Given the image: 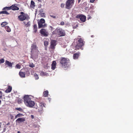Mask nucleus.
I'll use <instances>...</instances> for the list:
<instances>
[{
    "mask_svg": "<svg viewBox=\"0 0 133 133\" xmlns=\"http://www.w3.org/2000/svg\"><path fill=\"white\" fill-rule=\"evenodd\" d=\"M10 10L12 9L13 10H19V8L18 7L14 5L10 6Z\"/></svg>",
    "mask_w": 133,
    "mask_h": 133,
    "instance_id": "17",
    "label": "nucleus"
},
{
    "mask_svg": "<svg viewBox=\"0 0 133 133\" xmlns=\"http://www.w3.org/2000/svg\"><path fill=\"white\" fill-rule=\"evenodd\" d=\"M23 116V115L19 113L17 114L15 117V119H16L17 118L21 117Z\"/></svg>",
    "mask_w": 133,
    "mask_h": 133,
    "instance_id": "28",
    "label": "nucleus"
},
{
    "mask_svg": "<svg viewBox=\"0 0 133 133\" xmlns=\"http://www.w3.org/2000/svg\"><path fill=\"white\" fill-rule=\"evenodd\" d=\"M41 74L42 75H44V76H45V74H45V73L44 72H41Z\"/></svg>",
    "mask_w": 133,
    "mask_h": 133,
    "instance_id": "39",
    "label": "nucleus"
},
{
    "mask_svg": "<svg viewBox=\"0 0 133 133\" xmlns=\"http://www.w3.org/2000/svg\"><path fill=\"white\" fill-rule=\"evenodd\" d=\"M78 37H80V36H78Z\"/></svg>",
    "mask_w": 133,
    "mask_h": 133,
    "instance_id": "49",
    "label": "nucleus"
},
{
    "mask_svg": "<svg viewBox=\"0 0 133 133\" xmlns=\"http://www.w3.org/2000/svg\"><path fill=\"white\" fill-rule=\"evenodd\" d=\"M37 0L39 2H41L42 0Z\"/></svg>",
    "mask_w": 133,
    "mask_h": 133,
    "instance_id": "45",
    "label": "nucleus"
},
{
    "mask_svg": "<svg viewBox=\"0 0 133 133\" xmlns=\"http://www.w3.org/2000/svg\"><path fill=\"white\" fill-rule=\"evenodd\" d=\"M81 0H78V3H79L81 1Z\"/></svg>",
    "mask_w": 133,
    "mask_h": 133,
    "instance_id": "43",
    "label": "nucleus"
},
{
    "mask_svg": "<svg viewBox=\"0 0 133 133\" xmlns=\"http://www.w3.org/2000/svg\"><path fill=\"white\" fill-rule=\"evenodd\" d=\"M53 35H55L58 37L65 36L66 34L65 31L61 28H57L52 32Z\"/></svg>",
    "mask_w": 133,
    "mask_h": 133,
    "instance_id": "2",
    "label": "nucleus"
},
{
    "mask_svg": "<svg viewBox=\"0 0 133 133\" xmlns=\"http://www.w3.org/2000/svg\"><path fill=\"white\" fill-rule=\"evenodd\" d=\"M34 76L36 79H37L39 78L38 75L36 73L34 75Z\"/></svg>",
    "mask_w": 133,
    "mask_h": 133,
    "instance_id": "30",
    "label": "nucleus"
},
{
    "mask_svg": "<svg viewBox=\"0 0 133 133\" xmlns=\"http://www.w3.org/2000/svg\"><path fill=\"white\" fill-rule=\"evenodd\" d=\"M2 96V92L0 91V99L1 98Z\"/></svg>",
    "mask_w": 133,
    "mask_h": 133,
    "instance_id": "37",
    "label": "nucleus"
},
{
    "mask_svg": "<svg viewBox=\"0 0 133 133\" xmlns=\"http://www.w3.org/2000/svg\"><path fill=\"white\" fill-rule=\"evenodd\" d=\"M64 6V4L63 3H62L61 4V8H63Z\"/></svg>",
    "mask_w": 133,
    "mask_h": 133,
    "instance_id": "35",
    "label": "nucleus"
},
{
    "mask_svg": "<svg viewBox=\"0 0 133 133\" xmlns=\"http://www.w3.org/2000/svg\"><path fill=\"white\" fill-rule=\"evenodd\" d=\"M13 63H11L9 61L6 60L4 64L5 65H7L8 66L11 68H12V64Z\"/></svg>",
    "mask_w": 133,
    "mask_h": 133,
    "instance_id": "12",
    "label": "nucleus"
},
{
    "mask_svg": "<svg viewBox=\"0 0 133 133\" xmlns=\"http://www.w3.org/2000/svg\"><path fill=\"white\" fill-rule=\"evenodd\" d=\"M40 33L43 36L46 37L48 35V33L44 29H42L40 31Z\"/></svg>",
    "mask_w": 133,
    "mask_h": 133,
    "instance_id": "11",
    "label": "nucleus"
},
{
    "mask_svg": "<svg viewBox=\"0 0 133 133\" xmlns=\"http://www.w3.org/2000/svg\"><path fill=\"white\" fill-rule=\"evenodd\" d=\"M24 23L25 24V26L26 27H29L30 26V22L29 21L26 24V23L25 22H24Z\"/></svg>",
    "mask_w": 133,
    "mask_h": 133,
    "instance_id": "27",
    "label": "nucleus"
},
{
    "mask_svg": "<svg viewBox=\"0 0 133 133\" xmlns=\"http://www.w3.org/2000/svg\"><path fill=\"white\" fill-rule=\"evenodd\" d=\"M1 14H4L6 15H9V13L6 10H3L0 12V15Z\"/></svg>",
    "mask_w": 133,
    "mask_h": 133,
    "instance_id": "20",
    "label": "nucleus"
},
{
    "mask_svg": "<svg viewBox=\"0 0 133 133\" xmlns=\"http://www.w3.org/2000/svg\"><path fill=\"white\" fill-rule=\"evenodd\" d=\"M50 16L54 18H56V16L53 15H50Z\"/></svg>",
    "mask_w": 133,
    "mask_h": 133,
    "instance_id": "34",
    "label": "nucleus"
},
{
    "mask_svg": "<svg viewBox=\"0 0 133 133\" xmlns=\"http://www.w3.org/2000/svg\"><path fill=\"white\" fill-rule=\"evenodd\" d=\"M77 39H78V40L77 42V45L75 46V50H77L79 49H83L82 47L84 45V42L82 38H78Z\"/></svg>",
    "mask_w": 133,
    "mask_h": 133,
    "instance_id": "3",
    "label": "nucleus"
},
{
    "mask_svg": "<svg viewBox=\"0 0 133 133\" xmlns=\"http://www.w3.org/2000/svg\"><path fill=\"white\" fill-rule=\"evenodd\" d=\"M95 0H90V2L91 3H93L95 1Z\"/></svg>",
    "mask_w": 133,
    "mask_h": 133,
    "instance_id": "40",
    "label": "nucleus"
},
{
    "mask_svg": "<svg viewBox=\"0 0 133 133\" xmlns=\"http://www.w3.org/2000/svg\"><path fill=\"white\" fill-rule=\"evenodd\" d=\"M23 99L25 104L27 107H32L35 104L34 101L31 100V98L28 95H25Z\"/></svg>",
    "mask_w": 133,
    "mask_h": 133,
    "instance_id": "1",
    "label": "nucleus"
},
{
    "mask_svg": "<svg viewBox=\"0 0 133 133\" xmlns=\"http://www.w3.org/2000/svg\"><path fill=\"white\" fill-rule=\"evenodd\" d=\"M60 63L63 67H66L69 63V60L64 57H62L60 59Z\"/></svg>",
    "mask_w": 133,
    "mask_h": 133,
    "instance_id": "5",
    "label": "nucleus"
},
{
    "mask_svg": "<svg viewBox=\"0 0 133 133\" xmlns=\"http://www.w3.org/2000/svg\"><path fill=\"white\" fill-rule=\"evenodd\" d=\"M10 10V7H8V6H6L5 7L3 8V10Z\"/></svg>",
    "mask_w": 133,
    "mask_h": 133,
    "instance_id": "25",
    "label": "nucleus"
},
{
    "mask_svg": "<svg viewBox=\"0 0 133 133\" xmlns=\"http://www.w3.org/2000/svg\"><path fill=\"white\" fill-rule=\"evenodd\" d=\"M7 23L6 22H3L1 24V25L2 27H3L5 26L7 24Z\"/></svg>",
    "mask_w": 133,
    "mask_h": 133,
    "instance_id": "29",
    "label": "nucleus"
},
{
    "mask_svg": "<svg viewBox=\"0 0 133 133\" xmlns=\"http://www.w3.org/2000/svg\"><path fill=\"white\" fill-rule=\"evenodd\" d=\"M21 69L19 72V75L20 77L22 78H24L25 77V71H22Z\"/></svg>",
    "mask_w": 133,
    "mask_h": 133,
    "instance_id": "14",
    "label": "nucleus"
},
{
    "mask_svg": "<svg viewBox=\"0 0 133 133\" xmlns=\"http://www.w3.org/2000/svg\"><path fill=\"white\" fill-rule=\"evenodd\" d=\"M48 90L44 91L43 94V96L44 97H47L48 95Z\"/></svg>",
    "mask_w": 133,
    "mask_h": 133,
    "instance_id": "19",
    "label": "nucleus"
},
{
    "mask_svg": "<svg viewBox=\"0 0 133 133\" xmlns=\"http://www.w3.org/2000/svg\"><path fill=\"white\" fill-rule=\"evenodd\" d=\"M35 2L34 1L32 0L31 1V4L30 5V7L31 8H34L35 6Z\"/></svg>",
    "mask_w": 133,
    "mask_h": 133,
    "instance_id": "22",
    "label": "nucleus"
},
{
    "mask_svg": "<svg viewBox=\"0 0 133 133\" xmlns=\"http://www.w3.org/2000/svg\"><path fill=\"white\" fill-rule=\"evenodd\" d=\"M56 62L55 61H53L51 64V69L53 70H54L56 68Z\"/></svg>",
    "mask_w": 133,
    "mask_h": 133,
    "instance_id": "16",
    "label": "nucleus"
},
{
    "mask_svg": "<svg viewBox=\"0 0 133 133\" xmlns=\"http://www.w3.org/2000/svg\"><path fill=\"white\" fill-rule=\"evenodd\" d=\"M4 60L3 58H2L0 59V64H2L4 63Z\"/></svg>",
    "mask_w": 133,
    "mask_h": 133,
    "instance_id": "32",
    "label": "nucleus"
},
{
    "mask_svg": "<svg viewBox=\"0 0 133 133\" xmlns=\"http://www.w3.org/2000/svg\"><path fill=\"white\" fill-rule=\"evenodd\" d=\"M76 17L77 18L79 19L80 20L83 22H84L86 21V17L84 15H78L76 16Z\"/></svg>",
    "mask_w": 133,
    "mask_h": 133,
    "instance_id": "9",
    "label": "nucleus"
},
{
    "mask_svg": "<svg viewBox=\"0 0 133 133\" xmlns=\"http://www.w3.org/2000/svg\"><path fill=\"white\" fill-rule=\"evenodd\" d=\"M18 103H21V100H20V101H19V100H18Z\"/></svg>",
    "mask_w": 133,
    "mask_h": 133,
    "instance_id": "41",
    "label": "nucleus"
},
{
    "mask_svg": "<svg viewBox=\"0 0 133 133\" xmlns=\"http://www.w3.org/2000/svg\"><path fill=\"white\" fill-rule=\"evenodd\" d=\"M16 109L17 110L21 111L22 110V109L21 108H16Z\"/></svg>",
    "mask_w": 133,
    "mask_h": 133,
    "instance_id": "36",
    "label": "nucleus"
},
{
    "mask_svg": "<svg viewBox=\"0 0 133 133\" xmlns=\"http://www.w3.org/2000/svg\"><path fill=\"white\" fill-rule=\"evenodd\" d=\"M25 121L24 118H18L16 121V123H20L24 122Z\"/></svg>",
    "mask_w": 133,
    "mask_h": 133,
    "instance_id": "13",
    "label": "nucleus"
},
{
    "mask_svg": "<svg viewBox=\"0 0 133 133\" xmlns=\"http://www.w3.org/2000/svg\"><path fill=\"white\" fill-rule=\"evenodd\" d=\"M45 22L44 19L43 18H41L38 22V28H41L46 27V24L45 23Z\"/></svg>",
    "mask_w": 133,
    "mask_h": 133,
    "instance_id": "7",
    "label": "nucleus"
},
{
    "mask_svg": "<svg viewBox=\"0 0 133 133\" xmlns=\"http://www.w3.org/2000/svg\"><path fill=\"white\" fill-rule=\"evenodd\" d=\"M45 104L43 102H41L39 103V107H38V111L41 112L43 110V107H45Z\"/></svg>",
    "mask_w": 133,
    "mask_h": 133,
    "instance_id": "10",
    "label": "nucleus"
},
{
    "mask_svg": "<svg viewBox=\"0 0 133 133\" xmlns=\"http://www.w3.org/2000/svg\"><path fill=\"white\" fill-rule=\"evenodd\" d=\"M16 68L18 69H20L21 68V66L19 64H16L15 66Z\"/></svg>",
    "mask_w": 133,
    "mask_h": 133,
    "instance_id": "31",
    "label": "nucleus"
},
{
    "mask_svg": "<svg viewBox=\"0 0 133 133\" xmlns=\"http://www.w3.org/2000/svg\"><path fill=\"white\" fill-rule=\"evenodd\" d=\"M49 44L48 42L47 41H45L44 42V45L45 47V49H46L47 46Z\"/></svg>",
    "mask_w": 133,
    "mask_h": 133,
    "instance_id": "26",
    "label": "nucleus"
},
{
    "mask_svg": "<svg viewBox=\"0 0 133 133\" xmlns=\"http://www.w3.org/2000/svg\"><path fill=\"white\" fill-rule=\"evenodd\" d=\"M21 14L18 17V19L20 21H23L25 20H28V16L27 14H25L23 12H20Z\"/></svg>",
    "mask_w": 133,
    "mask_h": 133,
    "instance_id": "4",
    "label": "nucleus"
},
{
    "mask_svg": "<svg viewBox=\"0 0 133 133\" xmlns=\"http://www.w3.org/2000/svg\"><path fill=\"white\" fill-rule=\"evenodd\" d=\"M17 133H21L19 131H18Z\"/></svg>",
    "mask_w": 133,
    "mask_h": 133,
    "instance_id": "47",
    "label": "nucleus"
},
{
    "mask_svg": "<svg viewBox=\"0 0 133 133\" xmlns=\"http://www.w3.org/2000/svg\"><path fill=\"white\" fill-rule=\"evenodd\" d=\"M31 49L32 50H36L37 49V47H36L35 45L33 44L31 46Z\"/></svg>",
    "mask_w": 133,
    "mask_h": 133,
    "instance_id": "21",
    "label": "nucleus"
},
{
    "mask_svg": "<svg viewBox=\"0 0 133 133\" xmlns=\"http://www.w3.org/2000/svg\"><path fill=\"white\" fill-rule=\"evenodd\" d=\"M43 11V10H41L40 11H39V12H42Z\"/></svg>",
    "mask_w": 133,
    "mask_h": 133,
    "instance_id": "44",
    "label": "nucleus"
},
{
    "mask_svg": "<svg viewBox=\"0 0 133 133\" xmlns=\"http://www.w3.org/2000/svg\"><path fill=\"white\" fill-rule=\"evenodd\" d=\"M56 41L55 40H51L50 42V48L54 50L55 48V46L56 45Z\"/></svg>",
    "mask_w": 133,
    "mask_h": 133,
    "instance_id": "8",
    "label": "nucleus"
},
{
    "mask_svg": "<svg viewBox=\"0 0 133 133\" xmlns=\"http://www.w3.org/2000/svg\"><path fill=\"white\" fill-rule=\"evenodd\" d=\"M5 28L6 31L8 32H9L10 31L11 29L8 26H5Z\"/></svg>",
    "mask_w": 133,
    "mask_h": 133,
    "instance_id": "23",
    "label": "nucleus"
},
{
    "mask_svg": "<svg viewBox=\"0 0 133 133\" xmlns=\"http://www.w3.org/2000/svg\"><path fill=\"white\" fill-rule=\"evenodd\" d=\"M1 127V125H0V128Z\"/></svg>",
    "mask_w": 133,
    "mask_h": 133,
    "instance_id": "51",
    "label": "nucleus"
},
{
    "mask_svg": "<svg viewBox=\"0 0 133 133\" xmlns=\"http://www.w3.org/2000/svg\"><path fill=\"white\" fill-rule=\"evenodd\" d=\"M29 66L31 68H33L35 66L34 65L33 63H31L29 64Z\"/></svg>",
    "mask_w": 133,
    "mask_h": 133,
    "instance_id": "33",
    "label": "nucleus"
},
{
    "mask_svg": "<svg viewBox=\"0 0 133 133\" xmlns=\"http://www.w3.org/2000/svg\"><path fill=\"white\" fill-rule=\"evenodd\" d=\"M1 101L0 100V105H1Z\"/></svg>",
    "mask_w": 133,
    "mask_h": 133,
    "instance_id": "48",
    "label": "nucleus"
},
{
    "mask_svg": "<svg viewBox=\"0 0 133 133\" xmlns=\"http://www.w3.org/2000/svg\"><path fill=\"white\" fill-rule=\"evenodd\" d=\"M64 24V23L63 21H62L61 23V25H63Z\"/></svg>",
    "mask_w": 133,
    "mask_h": 133,
    "instance_id": "38",
    "label": "nucleus"
},
{
    "mask_svg": "<svg viewBox=\"0 0 133 133\" xmlns=\"http://www.w3.org/2000/svg\"><path fill=\"white\" fill-rule=\"evenodd\" d=\"M31 117H32V118H33V117H34V116H33V115H31Z\"/></svg>",
    "mask_w": 133,
    "mask_h": 133,
    "instance_id": "46",
    "label": "nucleus"
},
{
    "mask_svg": "<svg viewBox=\"0 0 133 133\" xmlns=\"http://www.w3.org/2000/svg\"><path fill=\"white\" fill-rule=\"evenodd\" d=\"M74 2V0H68L65 3V8L66 9H70L72 8Z\"/></svg>",
    "mask_w": 133,
    "mask_h": 133,
    "instance_id": "6",
    "label": "nucleus"
},
{
    "mask_svg": "<svg viewBox=\"0 0 133 133\" xmlns=\"http://www.w3.org/2000/svg\"><path fill=\"white\" fill-rule=\"evenodd\" d=\"M34 32L36 33L37 30V26L36 24H34Z\"/></svg>",
    "mask_w": 133,
    "mask_h": 133,
    "instance_id": "24",
    "label": "nucleus"
},
{
    "mask_svg": "<svg viewBox=\"0 0 133 133\" xmlns=\"http://www.w3.org/2000/svg\"><path fill=\"white\" fill-rule=\"evenodd\" d=\"M42 14H43L44 15V13H43Z\"/></svg>",
    "mask_w": 133,
    "mask_h": 133,
    "instance_id": "50",
    "label": "nucleus"
},
{
    "mask_svg": "<svg viewBox=\"0 0 133 133\" xmlns=\"http://www.w3.org/2000/svg\"><path fill=\"white\" fill-rule=\"evenodd\" d=\"M80 53L79 52L74 54L73 55V58L75 59H78L80 55Z\"/></svg>",
    "mask_w": 133,
    "mask_h": 133,
    "instance_id": "15",
    "label": "nucleus"
},
{
    "mask_svg": "<svg viewBox=\"0 0 133 133\" xmlns=\"http://www.w3.org/2000/svg\"><path fill=\"white\" fill-rule=\"evenodd\" d=\"M12 89V87L9 85L8 86L7 89L5 91V92L7 93L10 92L11 91Z\"/></svg>",
    "mask_w": 133,
    "mask_h": 133,
    "instance_id": "18",
    "label": "nucleus"
},
{
    "mask_svg": "<svg viewBox=\"0 0 133 133\" xmlns=\"http://www.w3.org/2000/svg\"><path fill=\"white\" fill-rule=\"evenodd\" d=\"M13 116H12L11 117V119H12L13 118Z\"/></svg>",
    "mask_w": 133,
    "mask_h": 133,
    "instance_id": "42",
    "label": "nucleus"
}]
</instances>
